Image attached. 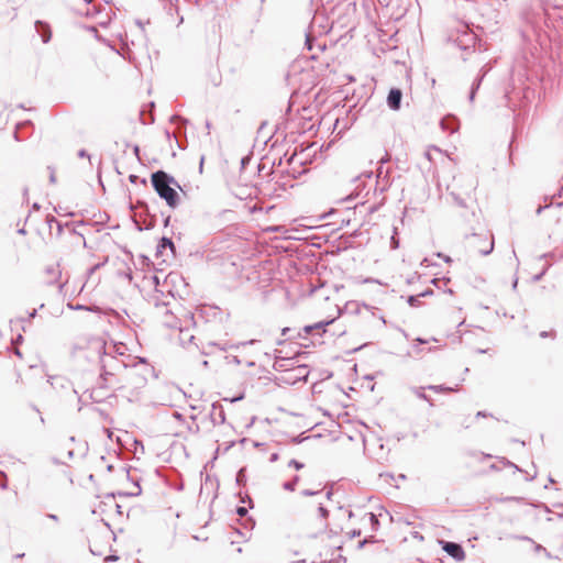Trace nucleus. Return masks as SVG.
<instances>
[{"label": "nucleus", "mask_w": 563, "mask_h": 563, "mask_svg": "<svg viewBox=\"0 0 563 563\" xmlns=\"http://www.w3.org/2000/svg\"><path fill=\"white\" fill-rule=\"evenodd\" d=\"M88 357L100 363V376L96 386L90 390V399L101 402L108 390H119L124 387L123 373L132 365L133 357L122 342L107 343L101 338H91L87 343Z\"/></svg>", "instance_id": "obj_1"}, {"label": "nucleus", "mask_w": 563, "mask_h": 563, "mask_svg": "<svg viewBox=\"0 0 563 563\" xmlns=\"http://www.w3.org/2000/svg\"><path fill=\"white\" fill-rule=\"evenodd\" d=\"M172 184L178 186L175 179L167 173L157 170L152 174V185L158 196L164 199L169 207L175 208L178 205L179 196L177 191L170 186Z\"/></svg>", "instance_id": "obj_2"}, {"label": "nucleus", "mask_w": 563, "mask_h": 563, "mask_svg": "<svg viewBox=\"0 0 563 563\" xmlns=\"http://www.w3.org/2000/svg\"><path fill=\"white\" fill-rule=\"evenodd\" d=\"M494 236L489 233L472 235L471 246L481 255H489L494 251Z\"/></svg>", "instance_id": "obj_3"}, {"label": "nucleus", "mask_w": 563, "mask_h": 563, "mask_svg": "<svg viewBox=\"0 0 563 563\" xmlns=\"http://www.w3.org/2000/svg\"><path fill=\"white\" fill-rule=\"evenodd\" d=\"M442 549L456 561H463L465 558V552L463 548L455 542L442 541Z\"/></svg>", "instance_id": "obj_4"}, {"label": "nucleus", "mask_w": 563, "mask_h": 563, "mask_svg": "<svg viewBox=\"0 0 563 563\" xmlns=\"http://www.w3.org/2000/svg\"><path fill=\"white\" fill-rule=\"evenodd\" d=\"M306 48L311 52L310 58L316 59L318 57V53H321L325 48L324 43H314V37L312 32H309L306 35Z\"/></svg>", "instance_id": "obj_5"}, {"label": "nucleus", "mask_w": 563, "mask_h": 563, "mask_svg": "<svg viewBox=\"0 0 563 563\" xmlns=\"http://www.w3.org/2000/svg\"><path fill=\"white\" fill-rule=\"evenodd\" d=\"M209 416L213 426H220L225 422V413L221 405L212 404Z\"/></svg>", "instance_id": "obj_6"}, {"label": "nucleus", "mask_w": 563, "mask_h": 563, "mask_svg": "<svg viewBox=\"0 0 563 563\" xmlns=\"http://www.w3.org/2000/svg\"><path fill=\"white\" fill-rule=\"evenodd\" d=\"M36 33L41 36L44 44L48 43L52 38V30L48 23L37 20L34 23Z\"/></svg>", "instance_id": "obj_7"}, {"label": "nucleus", "mask_w": 563, "mask_h": 563, "mask_svg": "<svg viewBox=\"0 0 563 563\" xmlns=\"http://www.w3.org/2000/svg\"><path fill=\"white\" fill-rule=\"evenodd\" d=\"M402 99V92L398 88L390 89L387 96V104L391 110H398L400 108Z\"/></svg>", "instance_id": "obj_8"}, {"label": "nucleus", "mask_w": 563, "mask_h": 563, "mask_svg": "<svg viewBox=\"0 0 563 563\" xmlns=\"http://www.w3.org/2000/svg\"><path fill=\"white\" fill-rule=\"evenodd\" d=\"M333 320H328V321H320V322H317L312 325H306L303 328L305 332L307 334L311 333L313 330H322L323 332L325 331V327L329 325L330 323H332Z\"/></svg>", "instance_id": "obj_9"}, {"label": "nucleus", "mask_w": 563, "mask_h": 563, "mask_svg": "<svg viewBox=\"0 0 563 563\" xmlns=\"http://www.w3.org/2000/svg\"><path fill=\"white\" fill-rule=\"evenodd\" d=\"M164 324L168 328H178L179 327L178 321L172 313H169V311H166Z\"/></svg>", "instance_id": "obj_10"}, {"label": "nucleus", "mask_w": 563, "mask_h": 563, "mask_svg": "<svg viewBox=\"0 0 563 563\" xmlns=\"http://www.w3.org/2000/svg\"><path fill=\"white\" fill-rule=\"evenodd\" d=\"M427 389H430V390H433L435 393H443V391H455L456 388H453V387H448V386H444V385H429L427 387Z\"/></svg>", "instance_id": "obj_11"}, {"label": "nucleus", "mask_w": 563, "mask_h": 563, "mask_svg": "<svg viewBox=\"0 0 563 563\" xmlns=\"http://www.w3.org/2000/svg\"><path fill=\"white\" fill-rule=\"evenodd\" d=\"M426 388L427 387H415V388H412V391L417 395V397L428 401L432 406L433 404H432L431 399L424 394Z\"/></svg>", "instance_id": "obj_12"}, {"label": "nucleus", "mask_w": 563, "mask_h": 563, "mask_svg": "<svg viewBox=\"0 0 563 563\" xmlns=\"http://www.w3.org/2000/svg\"><path fill=\"white\" fill-rule=\"evenodd\" d=\"M318 515L319 517L322 519L323 523H322V528H327V523H325V520L329 516V511L328 509L322 505L320 504L319 507H318Z\"/></svg>", "instance_id": "obj_13"}, {"label": "nucleus", "mask_w": 563, "mask_h": 563, "mask_svg": "<svg viewBox=\"0 0 563 563\" xmlns=\"http://www.w3.org/2000/svg\"><path fill=\"white\" fill-rule=\"evenodd\" d=\"M298 482H299V476H298V475H296V476L292 478V481L285 482V483L283 484V487H284V489H286V490L294 492Z\"/></svg>", "instance_id": "obj_14"}, {"label": "nucleus", "mask_w": 563, "mask_h": 563, "mask_svg": "<svg viewBox=\"0 0 563 563\" xmlns=\"http://www.w3.org/2000/svg\"><path fill=\"white\" fill-rule=\"evenodd\" d=\"M482 79H483V76L478 77L472 85V89H471V92H470V100L473 101L474 100V97H475V93H476V90L479 88L481 86V82H482Z\"/></svg>", "instance_id": "obj_15"}, {"label": "nucleus", "mask_w": 563, "mask_h": 563, "mask_svg": "<svg viewBox=\"0 0 563 563\" xmlns=\"http://www.w3.org/2000/svg\"><path fill=\"white\" fill-rule=\"evenodd\" d=\"M450 195L452 196V198H453L454 202H455L457 206H460V207H462V208H465V207H466V203H465L464 199H463V198H461V197H460V196H459L454 190H452V191L450 192Z\"/></svg>", "instance_id": "obj_16"}, {"label": "nucleus", "mask_w": 563, "mask_h": 563, "mask_svg": "<svg viewBox=\"0 0 563 563\" xmlns=\"http://www.w3.org/2000/svg\"><path fill=\"white\" fill-rule=\"evenodd\" d=\"M178 329H179V331H180V334H183V335H184V336L181 338V340H183V341L188 340L189 342H191V341L194 340V338H195V336H194L192 334H190V333H188V332L184 331V330H183V328H181L180 325L178 327Z\"/></svg>", "instance_id": "obj_17"}, {"label": "nucleus", "mask_w": 563, "mask_h": 563, "mask_svg": "<svg viewBox=\"0 0 563 563\" xmlns=\"http://www.w3.org/2000/svg\"><path fill=\"white\" fill-rule=\"evenodd\" d=\"M288 465L295 467L296 470H301L303 467V464L297 460H290Z\"/></svg>", "instance_id": "obj_18"}, {"label": "nucleus", "mask_w": 563, "mask_h": 563, "mask_svg": "<svg viewBox=\"0 0 563 563\" xmlns=\"http://www.w3.org/2000/svg\"><path fill=\"white\" fill-rule=\"evenodd\" d=\"M390 247H391L393 250H396V249H398V247H399V240H398L395 235H393V236H391V240H390Z\"/></svg>", "instance_id": "obj_19"}, {"label": "nucleus", "mask_w": 563, "mask_h": 563, "mask_svg": "<svg viewBox=\"0 0 563 563\" xmlns=\"http://www.w3.org/2000/svg\"><path fill=\"white\" fill-rule=\"evenodd\" d=\"M161 243H162V244H161V246H162V247H165V246L173 247V246H174V244H173L172 240H170V239H167V238H163V239H162V241H161Z\"/></svg>", "instance_id": "obj_20"}, {"label": "nucleus", "mask_w": 563, "mask_h": 563, "mask_svg": "<svg viewBox=\"0 0 563 563\" xmlns=\"http://www.w3.org/2000/svg\"><path fill=\"white\" fill-rule=\"evenodd\" d=\"M90 552L93 554V555H102L103 554V551L102 550H99L96 548L95 544H90Z\"/></svg>", "instance_id": "obj_21"}, {"label": "nucleus", "mask_w": 563, "mask_h": 563, "mask_svg": "<svg viewBox=\"0 0 563 563\" xmlns=\"http://www.w3.org/2000/svg\"><path fill=\"white\" fill-rule=\"evenodd\" d=\"M318 494H319V492H317V490H310V489H303V490L301 492V495H303V496H314V495H318Z\"/></svg>", "instance_id": "obj_22"}, {"label": "nucleus", "mask_w": 563, "mask_h": 563, "mask_svg": "<svg viewBox=\"0 0 563 563\" xmlns=\"http://www.w3.org/2000/svg\"><path fill=\"white\" fill-rule=\"evenodd\" d=\"M288 162H289V164H292L294 162H298V163L302 164V161L297 159V154H296V153H295V154H292V155L289 157Z\"/></svg>", "instance_id": "obj_23"}, {"label": "nucleus", "mask_w": 563, "mask_h": 563, "mask_svg": "<svg viewBox=\"0 0 563 563\" xmlns=\"http://www.w3.org/2000/svg\"><path fill=\"white\" fill-rule=\"evenodd\" d=\"M408 302H409V305H410V306H415V305H416V302H418V297H416V296H410V297L408 298Z\"/></svg>", "instance_id": "obj_24"}, {"label": "nucleus", "mask_w": 563, "mask_h": 563, "mask_svg": "<svg viewBox=\"0 0 563 563\" xmlns=\"http://www.w3.org/2000/svg\"><path fill=\"white\" fill-rule=\"evenodd\" d=\"M238 515L245 516L247 510L244 507H239L236 510Z\"/></svg>", "instance_id": "obj_25"}, {"label": "nucleus", "mask_w": 563, "mask_h": 563, "mask_svg": "<svg viewBox=\"0 0 563 563\" xmlns=\"http://www.w3.org/2000/svg\"><path fill=\"white\" fill-rule=\"evenodd\" d=\"M475 186H476L475 181L471 180L468 186H467V191L471 192L472 190H474Z\"/></svg>", "instance_id": "obj_26"}, {"label": "nucleus", "mask_w": 563, "mask_h": 563, "mask_svg": "<svg viewBox=\"0 0 563 563\" xmlns=\"http://www.w3.org/2000/svg\"><path fill=\"white\" fill-rule=\"evenodd\" d=\"M369 520L373 525H378V520L374 514H369Z\"/></svg>", "instance_id": "obj_27"}, {"label": "nucleus", "mask_w": 563, "mask_h": 563, "mask_svg": "<svg viewBox=\"0 0 563 563\" xmlns=\"http://www.w3.org/2000/svg\"><path fill=\"white\" fill-rule=\"evenodd\" d=\"M278 460V454L277 453H273L271 456H269V462H276Z\"/></svg>", "instance_id": "obj_28"}, {"label": "nucleus", "mask_w": 563, "mask_h": 563, "mask_svg": "<svg viewBox=\"0 0 563 563\" xmlns=\"http://www.w3.org/2000/svg\"><path fill=\"white\" fill-rule=\"evenodd\" d=\"M78 155L80 157H89L88 153L85 150L79 151Z\"/></svg>", "instance_id": "obj_29"}, {"label": "nucleus", "mask_w": 563, "mask_h": 563, "mask_svg": "<svg viewBox=\"0 0 563 563\" xmlns=\"http://www.w3.org/2000/svg\"><path fill=\"white\" fill-rule=\"evenodd\" d=\"M152 280H153V284H155V286H158V284H159L158 276H156V275L152 276Z\"/></svg>", "instance_id": "obj_30"}, {"label": "nucleus", "mask_w": 563, "mask_h": 563, "mask_svg": "<svg viewBox=\"0 0 563 563\" xmlns=\"http://www.w3.org/2000/svg\"><path fill=\"white\" fill-rule=\"evenodd\" d=\"M243 470H241L239 473H238V476H236V481L238 482H241L243 479Z\"/></svg>", "instance_id": "obj_31"}, {"label": "nucleus", "mask_w": 563, "mask_h": 563, "mask_svg": "<svg viewBox=\"0 0 563 563\" xmlns=\"http://www.w3.org/2000/svg\"><path fill=\"white\" fill-rule=\"evenodd\" d=\"M49 180L52 184H54L56 181V177H55V174L53 170L51 172Z\"/></svg>", "instance_id": "obj_32"}, {"label": "nucleus", "mask_w": 563, "mask_h": 563, "mask_svg": "<svg viewBox=\"0 0 563 563\" xmlns=\"http://www.w3.org/2000/svg\"><path fill=\"white\" fill-rule=\"evenodd\" d=\"M544 273H545V269H544L541 274H539V275L534 276V277H533V279H534L536 282L540 280Z\"/></svg>", "instance_id": "obj_33"}, {"label": "nucleus", "mask_w": 563, "mask_h": 563, "mask_svg": "<svg viewBox=\"0 0 563 563\" xmlns=\"http://www.w3.org/2000/svg\"><path fill=\"white\" fill-rule=\"evenodd\" d=\"M438 256L442 257L448 263L451 262V258L449 256H444L441 253H439Z\"/></svg>", "instance_id": "obj_34"}, {"label": "nucleus", "mask_w": 563, "mask_h": 563, "mask_svg": "<svg viewBox=\"0 0 563 563\" xmlns=\"http://www.w3.org/2000/svg\"><path fill=\"white\" fill-rule=\"evenodd\" d=\"M289 331H290V328H284L282 330V335H284V336L287 335Z\"/></svg>", "instance_id": "obj_35"}, {"label": "nucleus", "mask_w": 563, "mask_h": 563, "mask_svg": "<svg viewBox=\"0 0 563 563\" xmlns=\"http://www.w3.org/2000/svg\"><path fill=\"white\" fill-rule=\"evenodd\" d=\"M133 151H134V154L139 157L140 148L137 145L134 146Z\"/></svg>", "instance_id": "obj_36"}, {"label": "nucleus", "mask_w": 563, "mask_h": 563, "mask_svg": "<svg viewBox=\"0 0 563 563\" xmlns=\"http://www.w3.org/2000/svg\"><path fill=\"white\" fill-rule=\"evenodd\" d=\"M47 517H48L49 519H52V520H55V521L58 519V518H57V516H56V515H53V514L47 515Z\"/></svg>", "instance_id": "obj_37"}, {"label": "nucleus", "mask_w": 563, "mask_h": 563, "mask_svg": "<svg viewBox=\"0 0 563 563\" xmlns=\"http://www.w3.org/2000/svg\"><path fill=\"white\" fill-rule=\"evenodd\" d=\"M318 19H319V16H318V15H316V16L313 18L312 23H311V27H312V29L314 27V24H316V22L318 21Z\"/></svg>", "instance_id": "obj_38"}, {"label": "nucleus", "mask_w": 563, "mask_h": 563, "mask_svg": "<svg viewBox=\"0 0 563 563\" xmlns=\"http://www.w3.org/2000/svg\"><path fill=\"white\" fill-rule=\"evenodd\" d=\"M486 416H487V415H486V412H484V411H478V412L476 413V417H486Z\"/></svg>", "instance_id": "obj_39"}, {"label": "nucleus", "mask_w": 563, "mask_h": 563, "mask_svg": "<svg viewBox=\"0 0 563 563\" xmlns=\"http://www.w3.org/2000/svg\"><path fill=\"white\" fill-rule=\"evenodd\" d=\"M67 455H68L69 459H71L74 456V451L73 450H68Z\"/></svg>", "instance_id": "obj_40"}, {"label": "nucleus", "mask_w": 563, "mask_h": 563, "mask_svg": "<svg viewBox=\"0 0 563 563\" xmlns=\"http://www.w3.org/2000/svg\"><path fill=\"white\" fill-rule=\"evenodd\" d=\"M441 124H442V128H443V129H449V128L445 125V124H446V120H442V121H441Z\"/></svg>", "instance_id": "obj_41"}, {"label": "nucleus", "mask_w": 563, "mask_h": 563, "mask_svg": "<svg viewBox=\"0 0 563 563\" xmlns=\"http://www.w3.org/2000/svg\"><path fill=\"white\" fill-rule=\"evenodd\" d=\"M136 178H137V177H136L135 175H131V176H130V180H131L132 183H134V181L136 180Z\"/></svg>", "instance_id": "obj_42"}, {"label": "nucleus", "mask_w": 563, "mask_h": 563, "mask_svg": "<svg viewBox=\"0 0 563 563\" xmlns=\"http://www.w3.org/2000/svg\"><path fill=\"white\" fill-rule=\"evenodd\" d=\"M115 559H117L115 556H112V555H111V556H107V558H106V561H112V560H115Z\"/></svg>", "instance_id": "obj_43"}, {"label": "nucleus", "mask_w": 563, "mask_h": 563, "mask_svg": "<svg viewBox=\"0 0 563 563\" xmlns=\"http://www.w3.org/2000/svg\"><path fill=\"white\" fill-rule=\"evenodd\" d=\"M517 284H518V279L516 278L512 283V288L515 289L517 287Z\"/></svg>", "instance_id": "obj_44"}, {"label": "nucleus", "mask_w": 563, "mask_h": 563, "mask_svg": "<svg viewBox=\"0 0 563 563\" xmlns=\"http://www.w3.org/2000/svg\"><path fill=\"white\" fill-rule=\"evenodd\" d=\"M542 210H543V207H539V208L537 209V214H540V213L542 212Z\"/></svg>", "instance_id": "obj_45"}, {"label": "nucleus", "mask_w": 563, "mask_h": 563, "mask_svg": "<svg viewBox=\"0 0 563 563\" xmlns=\"http://www.w3.org/2000/svg\"><path fill=\"white\" fill-rule=\"evenodd\" d=\"M331 496H332V490H329V492L327 493V498H328V499H330V498H331Z\"/></svg>", "instance_id": "obj_46"}, {"label": "nucleus", "mask_w": 563, "mask_h": 563, "mask_svg": "<svg viewBox=\"0 0 563 563\" xmlns=\"http://www.w3.org/2000/svg\"><path fill=\"white\" fill-rule=\"evenodd\" d=\"M35 314H36V310L34 309V310L31 312L30 317H31V318H33V317H35Z\"/></svg>", "instance_id": "obj_47"}, {"label": "nucleus", "mask_w": 563, "mask_h": 563, "mask_svg": "<svg viewBox=\"0 0 563 563\" xmlns=\"http://www.w3.org/2000/svg\"><path fill=\"white\" fill-rule=\"evenodd\" d=\"M33 209L37 210V209H40V206L35 202V203L33 205Z\"/></svg>", "instance_id": "obj_48"}, {"label": "nucleus", "mask_w": 563, "mask_h": 563, "mask_svg": "<svg viewBox=\"0 0 563 563\" xmlns=\"http://www.w3.org/2000/svg\"><path fill=\"white\" fill-rule=\"evenodd\" d=\"M540 335H541L542 338H545V336H548V332H541V334H540Z\"/></svg>", "instance_id": "obj_49"}, {"label": "nucleus", "mask_w": 563, "mask_h": 563, "mask_svg": "<svg viewBox=\"0 0 563 563\" xmlns=\"http://www.w3.org/2000/svg\"><path fill=\"white\" fill-rule=\"evenodd\" d=\"M103 530H104L106 534L109 537V534H110L109 529H108V528H104Z\"/></svg>", "instance_id": "obj_50"}, {"label": "nucleus", "mask_w": 563, "mask_h": 563, "mask_svg": "<svg viewBox=\"0 0 563 563\" xmlns=\"http://www.w3.org/2000/svg\"><path fill=\"white\" fill-rule=\"evenodd\" d=\"M0 486H1V488H5V487H7V483H5V482H3V483H1V485H0Z\"/></svg>", "instance_id": "obj_51"}, {"label": "nucleus", "mask_w": 563, "mask_h": 563, "mask_svg": "<svg viewBox=\"0 0 563 563\" xmlns=\"http://www.w3.org/2000/svg\"><path fill=\"white\" fill-rule=\"evenodd\" d=\"M467 36H468V40H470V41H473V40H474V36H472V35H467Z\"/></svg>", "instance_id": "obj_52"}, {"label": "nucleus", "mask_w": 563, "mask_h": 563, "mask_svg": "<svg viewBox=\"0 0 563 563\" xmlns=\"http://www.w3.org/2000/svg\"><path fill=\"white\" fill-rule=\"evenodd\" d=\"M137 25H139L140 27H143L142 22H137Z\"/></svg>", "instance_id": "obj_53"}, {"label": "nucleus", "mask_w": 563, "mask_h": 563, "mask_svg": "<svg viewBox=\"0 0 563 563\" xmlns=\"http://www.w3.org/2000/svg\"><path fill=\"white\" fill-rule=\"evenodd\" d=\"M507 500H515L516 498L514 497H510V498H506Z\"/></svg>", "instance_id": "obj_54"}]
</instances>
